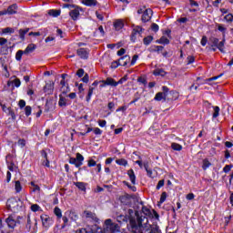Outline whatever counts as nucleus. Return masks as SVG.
I'll return each instance as SVG.
<instances>
[{
	"label": "nucleus",
	"mask_w": 233,
	"mask_h": 233,
	"mask_svg": "<svg viewBox=\"0 0 233 233\" xmlns=\"http://www.w3.org/2000/svg\"><path fill=\"white\" fill-rule=\"evenodd\" d=\"M119 232V225L113 223L112 219L107 218L105 220L104 229L97 228L96 225L80 228L76 233H117Z\"/></svg>",
	"instance_id": "1"
},
{
	"label": "nucleus",
	"mask_w": 233,
	"mask_h": 233,
	"mask_svg": "<svg viewBox=\"0 0 233 233\" xmlns=\"http://www.w3.org/2000/svg\"><path fill=\"white\" fill-rule=\"evenodd\" d=\"M6 207L11 212H19L23 207V201L15 198H9L6 202Z\"/></svg>",
	"instance_id": "2"
},
{
	"label": "nucleus",
	"mask_w": 233,
	"mask_h": 233,
	"mask_svg": "<svg viewBox=\"0 0 233 233\" xmlns=\"http://www.w3.org/2000/svg\"><path fill=\"white\" fill-rule=\"evenodd\" d=\"M85 161V157L81 153H76V157H71L69 159L70 165H75L76 168L83 167V162Z\"/></svg>",
	"instance_id": "3"
},
{
	"label": "nucleus",
	"mask_w": 233,
	"mask_h": 233,
	"mask_svg": "<svg viewBox=\"0 0 233 233\" xmlns=\"http://www.w3.org/2000/svg\"><path fill=\"white\" fill-rule=\"evenodd\" d=\"M65 7L66 8H74L69 12V15L73 21H77V17H79V14L81 12V8L79 6H76L74 5H66Z\"/></svg>",
	"instance_id": "4"
},
{
	"label": "nucleus",
	"mask_w": 233,
	"mask_h": 233,
	"mask_svg": "<svg viewBox=\"0 0 233 233\" xmlns=\"http://www.w3.org/2000/svg\"><path fill=\"white\" fill-rule=\"evenodd\" d=\"M5 163L7 165V168L10 172H15L17 170V166L14 162V156L7 155L5 157Z\"/></svg>",
	"instance_id": "5"
},
{
	"label": "nucleus",
	"mask_w": 233,
	"mask_h": 233,
	"mask_svg": "<svg viewBox=\"0 0 233 233\" xmlns=\"http://www.w3.org/2000/svg\"><path fill=\"white\" fill-rule=\"evenodd\" d=\"M143 32V28L139 25H137L133 28L132 34H131V41L133 43H136L137 40V37L141 35V33Z\"/></svg>",
	"instance_id": "6"
},
{
	"label": "nucleus",
	"mask_w": 233,
	"mask_h": 233,
	"mask_svg": "<svg viewBox=\"0 0 233 233\" xmlns=\"http://www.w3.org/2000/svg\"><path fill=\"white\" fill-rule=\"evenodd\" d=\"M154 12L152 11V9L147 8L145 9L143 15H142V21L143 23H148V21H150V19H152V15H153Z\"/></svg>",
	"instance_id": "7"
},
{
	"label": "nucleus",
	"mask_w": 233,
	"mask_h": 233,
	"mask_svg": "<svg viewBox=\"0 0 233 233\" xmlns=\"http://www.w3.org/2000/svg\"><path fill=\"white\" fill-rule=\"evenodd\" d=\"M40 218L42 220V225H43V227H46V228H48V227H50L54 223L52 218L50 217H48L47 215H42Z\"/></svg>",
	"instance_id": "8"
},
{
	"label": "nucleus",
	"mask_w": 233,
	"mask_h": 233,
	"mask_svg": "<svg viewBox=\"0 0 233 233\" xmlns=\"http://www.w3.org/2000/svg\"><path fill=\"white\" fill-rule=\"evenodd\" d=\"M125 27V20L123 19H117L114 22V28L116 30V32H121L123 28Z\"/></svg>",
	"instance_id": "9"
},
{
	"label": "nucleus",
	"mask_w": 233,
	"mask_h": 233,
	"mask_svg": "<svg viewBox=\"0 0 233 233\" xmlns=\"http://www.w3.org/2000/svg\"><path fill=\"white\" fill-rule=\"evenodd\" d=\"M105 84L109 86H117V85H123V78L116 82L114 78L109 77L106 79Z\"/></svg>",
	"instance_id": "10"
},
{
	"label": "nucleus",
	"mask_w": 233,
	"mask_h": 233,
	"mask_svg": "<svg viewBox=\"0 0 233 233\" xmlns=\"http://www.w3.org/2000/svg\"><path fill=\"white\" fill-rule=\"evenodd\" d=\"M76 54L79 57H81V59H88V54H89L88 49L79 48L77 49Z\"/></svg>",
	"instance_id": "11"
},
{
	"label": "nucleus",
	"mask_w": 233,
	"mask_h": 233,
	"mask_svg": "<svg viewBox=\"0 0 233 233\" xmlns=\"http://www.w3.org/2000/svg\"><path fill=\"white\" fill-rule=\"evenodd\" d=\"M84 218H86V219H89L90 221H97V217L96 216V213H93L92 211L86 210L83 214Z\"/></svg>",
	"instance_id": "12"
},
{
	"label": "nucleus",
	"mask_w": 233,
	"mask_h": 233,
	"mask_svg": "<svg viewBox=\"0 0 233 233\" xmlns=\"http://www.w3.org/2000/svg\"><path fill=\"white\" fill-rule=\"evenodd\" d=\"M133 233H143V218H138V226H133Z\"/></svg>",
	"instance_id": "13"
},
{
	"label": "nucleus",
	"mask_w": 233,
	"mask_h": 233,
	"mask_svg": "<svg viewBox=\"0 0 233 233\" xmlns=\"http://www.w3.org/2000/svg\"><path fill=\"white\" fill-rule=\"evenodd\" d=\"M60 85H61L60 92H62V94L66 95V94H68V92H70V87L68 86L67 83L65 80H61Z\"/></svg>",
	"instance_id": "14"
},
{
	"label": "nucleus",
	"mask_w": 233,
	"mask_h": 233,
	"mask_svg": "<svg viewBox=\"0 0 233 233\" xmlns=\"http://www.w3.org/2000/svg\"><path fill=\"white\" fill-rule=\"evenodd\" d=\"M130 62V56H124L118 59V65L120 66H127L128 63Z\"/></svg>",
	"instance_id": "15"
},
{
	"label": "nucleus",
	"mask_w": 233,
	"mask_h": 233,
	"mask_svg": "<svg viewBox=\"0 0 233 233\" xmlns=\"http://www.w3.org/2000/svg\"><path fill=\"white\" fill-rule=\"evenodd\" d=\"M5 223H7V227H9V228H15V226L17 225V222L15 221V219L12 216H9L5 219Z\"/></svg>",
	"instance_id": "16"
},
{
	"label": "nucleus",
	"mask_w": 233,
	"mask_h": 233,
	"mask_svg": "<svg viewBox=\"0 0 233 233\" xmlns=\"http://www.w3.org/2000/svg\"><path fill=\"white\" fill-rule=\"evenodd\" d=\"M5 15L8 14L9 15H13V14H17V5L14 4L10 5L7 10H5Z\"/></svg>",
	"instance_id": "17"
},
{
	"label": "nucleus",
	"mask_w": 233,
	"mask_h": 233,
	"mask_svg": "<svg viewBox=\"0 0 233 233\" xmlns=\"http://www.w3.org/2000/svg\"><path fill=\"white\" fill-rule=\"evenodd\" d=\"M155 101H167V93L158 92L155 96Z\"/></svg>",
	"instance_id": "18"
},
{
	"label": "nucleus",
	"mask_w": 233,
	"mask_h": 233,
	"mask_svg": "<svg viewBox=\"0 0 233 233\" xmlns=\"http://www.w3.org/2000/svg\"><path fill=\"white\" fill-rule=\"evenodd\" d=\"M37 48V46L35 44H29L26 48L24 50V53L25 55L32 54Z\"/></svg>",
	"instance_id": "19"
},
{
	"label": "nucleus",
	"mask_w": 233,
	"mask_h": 233,
	"mask_svg": "<svg viewBox=\"0 0 233 233\" xmlns=\"http://www.w3.org/2000/svg\"><path fill=\"white\" fill-rule=\"evenodd\" d=\"M127 176H128L132 185H136V173H134V169H129L127 171Z\"/></svg>",
	"instance_id": "20"
},
{
	"label": "nucleus",
	"mask_w": 233,
	"mask_h": 233,
	"mask_svg": "<svg viewBox=\"0 0 233 233\" xmlns=\"http://www.w3.org/2000/svg\"><path fill=\"white\" fill-rule=\"evenodd\" d=\"M82 3L86 6H96L97 5V0H82Z\"/></svg>",
	"instance_id": "21"
},
{
	"label": "nucleus",
	"mask_w": 233,
	"mask_h": 233,
	"mask_svg": "<svg viewBox=\"0 0 233 233\" xmlns=\"http://www.w3.org/2000/svg\"><path fill=\"white\" fill-rule=\"evenodd\" d=\"M210 167H212V163H210V161L208 160V158H204L202 160V168L204 170H207L208 168H210Z\"/></svg>",
	"instance_id": "22"
},
{
	"label": "nucleus",
	"mask_w": 233,
	"mask_h": 233,
	"mask_svg": "<svg viewBox=\"0 0 233 233\" xmlns=\"http://www.w3.org/2000/svg\"><path fill=\"white\" fill-rule=\"evenodd\" d=\"M28 32H30L29 28H25V29H19L18 33H19V37L22 41H25V35H26V34H28Z\"/></svg>",
	"instance_id": "23"
},
{
	"label": "nucleus",
	"mask_w": 233,
	"mask_h": 233,
	"mask_svg": "<svg viewBox=\"0 0 233 233\" xmlns=\"http://www.w3.org/2000/svg\"><path fill=\"white\" fill-rule=\"evenodd\" d=\"M144 168L147 174V177L154 179V175H153L154 173L152 172V169H148V163L144 162Z\"/></svg>",
	"instance_id": "24"
},
{
	"label": "nucleus",
	"mask_w": 233,
	"mask_h": 233,
	"mask_svg": "<svg viewBox=\"0 0 233 233\" xmlns=\"http://www.w3.org/2000/svg\"><path fill=\"white\" fill-rule=\"evenodd\" d=\"M14 183H15V190L16 194H19L21 190H23V186L21 185V181L16 180Z\"/></svg>",
	"instance_id": "25"
},
{
	"label": "nucleus",
	"mask_w": 233,
	"mask_h": 233,
	"mask_svg": "<svg viewBox=\"0 0 233 233\" xmlns=\"http://www.w3.org/2000/svg\"><path fill=\"white\" fill-rule=\"evenodd\" d=\"M66 101H68L66 97L63 96V95H59V106H66Z\"/></svg>",
	"instance_id": "26"
},
{
	"label": "nucleus",
	"mask_w": 233,
	"mask_h": 233,
	"mask_svg": "<svg viewBox=\"0 0 233 233\" xmlns=\"http://www.w3.org/2000/svg\"><path fill=\"white\" fill-rule=\"evenodd\" d=\"M157 43H158V45H169L170 40H168L167 36H162Z\"/></svg>",
	"instance_id": "27"
},
{
	"label": "nucleus",
	"mask_w": 233,
	"mask_h": 233,
	"mask_svg": "<svg viewBox=\"0 0 233 233\" xmlns=\"http://www.w3.org/2000/svg\"><path fill=\"white\" fill-rule=\"evenodd\" d=\"M171 148L173 150H176L177 152H181V150H183V146H181L177 143H172L171 144Z\"/></svg>",
	"instance_id": "28"
},
{
	"label": "nucleus",
	"mask_w": 233,
	"mask_h": 233,
	"mask_svg": "<svg viewBox=\"0 0 233 233\" xmlns=\"http://www.w3.org/2000/svg\"><path fill=\"white\" fill-rule=\"evenodd\" d=\"M54 214L55 216H56V218H58V219H61V218H63V212L61 211V208H59L58 207L55 208Z\"/></svg>",
	"instance_id": "29"
},
{
	"label": "nucleus",
	"mask_w": 233,
	"mask_h": 233,
	"mask_svg": "<svg viewBox=\"0 0 233 233\" xmlns=\"http://www.w3.org/2000/svg\"><path fill=\"white\" fill-rule=\"evenodd\" d=\"M153 74L154 76H161L162 77L167 76V72L163 69H155Z\"/></svg>",
	"instance_id": "30"
},
{
	"label": "nucleus",
	"mask_w": 233,
	"mask_h": 233,
	"mask_svg": "<svg viewBox=\"0 0 233 233\" xmlns=\"http://www.w3.org/2000/svg\"><path fill=\"white\" fill-rule=\"evenodd\" d=\"M152 41H154V36H152V35H148V36L145 37L143 40L144 45H146V46H148V45H150V43H152Z\"/></svg>",
	"instance_id": "31"
},
{
	"label": "nucleus",
	"mask_w": 233,
	"mask_h": 233,
	"mask_svg": "<svg viewBox=\"0 0 233 233\" xmlns=\"http://www.w3.org/2000/svg\"><path fill=\"white\" fill-rule=\"evenodd\" d=\"M116 165H120L121 167H127L128 165V161L125 158H120L116 160Z\"/></svg>",
	"instance_id": "32"
},
{
	"label": "nucleus",
	"mask_w": 233,
	"mask_h": 233,
	"mask_svg": "<svg viewBox=\"0 0 233 233\" xmlns=\"http://www.w3.org/2000/svg\"><path fill=\"white\" fill-rule=\"evenodd\" d=\"M25 54V51L23 50H18L15 54V60L21 62L23 59V55Z\"/></svg>",
	"instance_id": "33"
},
{
	"label": "nucleus",
	"mask_w": 233,
	"mask_h": 233,
	"mask_svg": "<svg viewBox=\"0 0 233 233\" xmlns=\"http://www.w3.org/2000/svg\"><path fill=\"white\" fill-rule=\"evenodd\" d=\"M75 185L79 188V190H82L84 192L85 190H86V186L85 185L84 182H76Z\"/></svg>",
	"instance_id": "34"
},
{
	"label": "nucleus",
	"mask_w": 233,
	"mask_h": 233,
	"mask_svg": "<svg viewBox=\"0 0 233 233\" xmlns=\"http://www.w3.org/2000/svg\"><path fill=\"white\" fill-rule=\"evenodd\" d=\"M49 15H52L53 17H59V15H61V11H57V10H49Z\"/></svg>",
	"instance_id": "35"
},
{
	"label": "nucleus",
	"mask_w": 233,
	"mask_h": 233,
	"mask_svg": "<svg viewBox=\"0 0 233 233\" xmlns=\"http://www.w3.org/2000/svg\"><path fill=\"white\" fill-rule=\"evenodd\" d=\"M213 109H214V113H213V118L216 119V117H218L219 116V106H213Z\"/></svg>",
	"instance_id": "36"
},
{
	"label": "nucleus",
	"mask_w": 233,
	"mask_h": 233,
	"mask_svg": "<svg viewBox=\"0 0 233 233\" xmlns=\"http://www.w3.org/2000/svg\"><path fill=\"white\" fill-rule=\"evenodd\" d=\"M14 32H15V30L12 27H5L2 29V34H14Z\"/></svg>",
	"instance_id": "37"
},
{
	"label": "nucleus",
	"mask_w": 233,
	"mask_h": 233,
	"mask_svg": "<svg viewBox=\"0 0 233 233\" xmlns=\"http://www.w3.org/2000/svg\"><path fill=\"white\" fill-rule=\"evenodd\" d=\"M25 114L26 117H28L29 116H31V115H32V106H26L25 107Z\"/></svg>",
	"instance_id": "38"
},
{
	"label": "nucleus",
	"mask_w": 233,
	"mask_h": 233,
	"mask_svg": "<svg viewBox=\"0 0 233 233\" xmlns=\"http://www.w3.org/2000/svg\"><path fill=\"white\" fill-rule=\"evenodd\" d=\"M94 94V87H90L86 96L87 103L92 99V95Z\"/></svg>",
	"instance_id": "39"
},
{
	"label": "nucleus",
	"mask_w": 233,
	"mask_h": 233,
	"mask_svg": "<svg viewBox=\"0 0 233 233\" xmlns=\"http://www.w3.org/2000/svg\"><path fill=\"white\" fill-rule=\"evenodd\" d=\"M31 187H33V192H41V187L35 185V182H31Z\"/></svg>",
	"instance_id": "40"
},
{
	"label": "nucleus",
	"mask_w": 233,
	"mask_h": 233,
	"mask_svg": "<svg viewBox=\"0 0 233 233\" xmlns=\"http://www.w3.org/2000/svg\"><path fill=\"white\" fill-rule=\"evenodd\" d=\"M210 43H212V46H217L218 47V45L219 43V39L216 38V37H211L209 39Z\"/></svg>",
	"instance_id": "41"
},
{
	"label": "nucleus",
	"mask_w": 233,
	"mask_h": 233,
	"mask_svg": "<svg viewBox=\"0 0 233 233\" xmlns=\"http://www.w3.org/2000/svg\"><path fill=\"white\" fill-rule=\"evenodd\" d=\"M167 192H162V194L160 196L159 203L163 204L164 202H166L167 201Z\"/></svg>",
	"instance_id": "42"
},
{
	"label": "nucleus",
	"mask_w": 233,
	"mask_h": 233,
	"mask_svg": "<svg viewBox=\"0 0 233 233\" xmlns=\"http://www.w3.org/2000/svg\"><path fill=\"white\" fill-rule=\"evenodd\" d=\"M225 21H227V23H232L233 21V15L232 14H228L224 16Z\"/></svg>",
	"instance_id": "43"
},
{
	"label": "nucleus",
	"mask_w": 233,
	"mask_h": 233,
	"mask_svg": "<svg viewBox=\"0 0 233 233\" xmlns=\"http://www.w3.org/2000/svg\"><path fill=\"white\" fill-rule=\"evenodd\" d=\"M31 210L32 212H39V210H41V207H39L37 204H33L31 206Z\"/></svg>",
	"instance_id": "44"
},
{
	"label": "nucleus",
	"mask_w": 233,
	"mask_h": 233,
	"mask_svg": "<svg viewBox=\"0 0 233 233\" xmlns=\"http://www.w3.org/2000/svg\"><path fill=\"white\" fill-rule=\"evenodd\" d=\"M17 145L20 147V148H25V147H26V140L19 139Z\"/></svg>",
	"instance_id": "45"
},
{
	"label": "nucleus",
	"mask_w": 233,
	"mask_h": 233,
	"mask_svg": "<svg viewBox=\"0 0 233 233\" xmlns=\"http://www.w3.org/2000/svg\"><path fill=\"white\" fill-rule=\"evenodd\" d=\"M225 46V40H222L221 42H219L217 46V48L220 51L223 52V48Z\"/></svg>",
	"instance_id": "46"
},
{
	"label": "nucleus",
	"mask_w": 233,
	"mask_h": 233,
	"mask_svg": "<svg viewBox=\"0 0 233 233\" xmlns=\"http://www.w3.org/2000/svg\"><path fill=\"white\" fill-rule=\"evenodd\" d=\"M48 90H54V84H46L44 87L45 92H48Z\"/></svg>",
	"instance_id": "47"
},
{
	"label": "nucleus",
	"mask_w": 233,
	"mask_h": 233,
	"mask_svg": "<svg viewBox=\"0 0 233 233\" xmlns=\"http://www.w3.org/2000/svg\"><path fill=\"white\" fill-rule=\"evenodd\" d=\"M97 163L96 160L90 158L87 162V167H96Z\"/></svg>",
	"instance_id": "48"
},
{
	"label": "nucleus",
	"mask_w": 233,
	"mask_h": 233,
	"mask_svg": "<svg viewBox=\"0 0 233 233\" xmlns=\"http://www.w3.org/2000/svg\"><path fill=\"white\" fill-rule=\"evenodd\" d=\"M117 221L119 223H121V221H127L128 220V218L127 216H124V215H120L117 217Z\"/></svg>",
	"instance_id": "49"
},
{
	"label": "nucleus",
	"mask_w": 233,
	"mask_h": 233,
	"mask_svg": "<svg viewBox=\"0 0 233 233\" xmlns=\"http://www.w3.org/2000/svg\"><path fill=\"white\" fill-rule=\"evenodd\" d=\"M207 43H208V39L206 35H203L200 41V45H202L203 46H207Z\"/></svg>",
	"instance_id": "50"
},
{
	"label": "nucleus",
	"mask_w": 233,
	"mask_h": 233,
	"mask_svg": "<svg viewBox=\"0 0 233 233\" xmlns=\"http://www.w3.org/2000/svg\"><path fill=\"white\" fill-rule=\"evenodd\" d=\"M93 132L96 134V136H101V134H103V130H101L99 127H95Z\"/></svg>",
	"instance_id": "51"
},
{
	"label": "nucleus",
	"mask_w": 233,
	"mask_h": 233,
	"mask_svg": "<svg viewBox=\"0 0 233 233\" xmlns=\"http://www.w3.org/2000/svg\"><path fill=\"white\" fill-rule=\"evenodd\" d=\"M137 59H139V56H137V55H135V56H133V58H132V60H131V66H134V65H136V63L137 62Z\"/></svg>",
	"instance_id": "52"
},
{
	"label": "nucleus",
	"mask_w": 233,
	"mask_h": 233,
	"mask_svg": "<svg viewBox=\"0 0 233 233\" xmlns=\"http://www.w3.org/2000/svg\"><path fill=\"white\" fill-rule=\"evenodd\" d=\"M165 187V180H159L157 185V190H159L161 187Z\"/></svg>",
	"instance_id": "53"
},
{
	"label": "nucleus",
	"mask_w": 233,
	"mask_h": 233,
	"mask_svg": "<svg viewBox=\"0 0 233 233\" xmlns=\"http://www.w3.org/2000/svg\"><path fill=\"white\" fill-rule=\"evenodd\" d=\"M138 83H140V85H147V78L140 76L137 78Z\"/></svg>",
	"instance_id": "54"
},
{
	"label": "nucleus",
	"mask_w": 233,
	"mask_h": 233,
	"mask_svg": "<svg viewBox=\"0 0 233 233\" xmlns=\"http://www.w3.org/2000/svg\"><path fill=\"white\" fill-rule=\"evenodd\" d=\"M231 168H232V166L227 165L224 167L223 172H225V174H228V172H230Z\"/></svg>",
	"instance_id": "55"
},
{
	"label": "nucleus",
	"mask_w": 233,
	"mask_h": 233,
	"mask_svg": "<svg viewBox=\"0 0 233 233\" xmlns=\"http://www.w3.org/2000/svg\"><path fill=\"white\" fill-rule=\"evenodd\" d=\"M13 83L16 88H19V86H21V80L19 78L15 79Z\"/></svg>",
	"instance_id": "56"
},
{
	"label": "nucleus",
	"mask_w": 233,
	"mask_h": 233,
	"mask_svg": "<svg viewBox=\"0 0 233 233\" xmlns=\"http://www.w3.org/2000/svg\"><path fill=\"white\" fill-rule=\"evenodd\" d=\"M116 107V104L114 102H109L107 105V108L111 111L114 112V108Z\"/></svg>",
	"instance_id": "57"
},
{
	"label": "nucleus",
	"mask_w": 233,
	"mask_h": 233,
	"mask_svg": "<svg viewBox=\"0 0 233 233\" xmlns=\"http://www.w3.org/2000/svg\"><path fill=\"white\" fill-rule=\"evenodd\" d=\"M6 183H9L10 181H12V173L10 171L6 172V179H5Z\"/></svg>",
	"instance_id": "58"
},
{
	"label": "nucleus",
	"mask_w": 233,
	"mask_h": 233,
	"mask_svg": "<svg viewBox=\"0 0 233 233\" xmlns=\"http://www.w3.org/2000/svg\"><path fill=\"white\" fill-rule=\"evenodd\" d=\"M98 126L101 127V128H105V127H106V120H98Z\"/></svg>",
	"instance_id": "59"
},
{
	"label": "nucleus",
	"mask_w": 233,
	"mask_h": 233,
	"mask_svg": "<svg viewBox=\"0 0 233 233\" xmlns=\"http://www.w3.org/2000/svg\"><path fill=\"white\" fill-rule=\"evenodd\" d=\"M76 76L79 77H83V76H85V69H78L76 72Z\"/></svg>",
	"instance_id": "60"
},
{
	"label": "nucleus",
	"mask_w": 233,
	"mask_h": 233,
	"mask_svg": "<svg viewBox=\"0 0 233 233\" xmlns=\"http://www.w3.org/2000/svg\"><path fill=\"white\" fill-rule=\"evenodd\" d=\"M151 29L153 32H158L159 31V25L157 24H152Z\"/></svg>",
	"instance_id": "61"
},
{
	"label": "nucleus",
	"mask_w": 233,
	"mask_h": 233,
	"mask_svg": "<svg viewBox=\"0 0 233 233\" xmlns=\"http://www.w3.org/2000/svg\"><path fill=\"white\" fill-rule=\"evenodd\" d=\"M194 198H196L194 193H189L187 195L186 199H187V201H192V199H194Z\"/></svg>",
	"instance_id": "62"
},
{
	"label": "nucleus",
	"mask_w": 233,
	"mask_h": 233,
	"mask_svg": "<svg viewBox=\"0 0 233 233\" xmlns=\"http://www.w3.org/2000/svg\"><path fill=\"white\" fill-rule=\"evenodd\" d=\"M154 48H155L154 49L155 52L159 53V52H162L163 48L165 47H163V46H155Z\"/></svg>",
	"instance_id": "63"
},
{
	"label": "nucleus",
	"mask_w": 233,
	"mask_h": 233,
	"mask_svg": "<svg viewBox=\"0 0 233 233\" xmlns=\"http://www.w3.org/2000/svg\"><path fill=\"white\" fill-rule=\"evenodd\" d=\"M18 106L20 108H25L26 106V102L25 100H20Z\"/></svg>",
	"instance_id": "64"
}]
</instances>
